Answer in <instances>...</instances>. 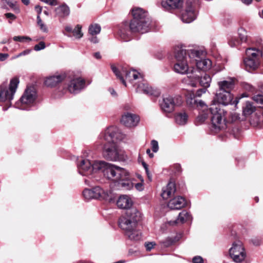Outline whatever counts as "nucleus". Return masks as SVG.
Instances as JSON below:
<instances>
[{
  "label": "nucleus",
  "instance_id": "f257e3e1",
  "mask_svg": "<svg viewBox=\"0 0 263 263\" xmlns=\"http://www.w3.org/2000/svg\"><path fill=\"white\" fill-rule=\"evenodd\" d=\"M78 169L81 175L86 176L102 172L105 177L117 183L123 189L130 190L134 187L130 173L126 169L112 164L103 161L81 159L78 164Z\"/></svg>",
  "mask_w": 263,
  "mask_h": 263
},
{
  "label": "nucleus",
  "instance_id": "f03ea898",
  "mask_svg": "<svg viewBox=\"0 0 263 263\" xmlns=\"http://www.w3.org/2000/svg\"><path fill=\"white\" fill-rule=\"evenodd\" d=\"M125 138L126 135L116 126H110L106 129L101 136L104 157L111 161L124 160L123 152L117 148L115 143L123 140Z\"/></svg>",
  "mask_w": 263,
  "mask_h": 263
},
{
  "label": "nucleus",
  "instance_id": "7ed1b4c3",
  "mask_svg": "<svg viewBox=\"0 0 263 263\" xmlns=\"http://www.w3.org/2000/svg\"><path fill=\"white\" fill-rule=\"evenodd\" d=\"M199 115L196 118V122L198 124L203 123L208 118L209 113L212 115L211 118L212 130L215 132L224 129L226 127L225 119L224 118V112L219 107V104H213L209 109L206 108H200L198 110Z\"/></svg>",
  "mask_w": 263,
  "mask_h": 263
},
{
  "label": "nucleus",
  "instance_id": "20e7f679",
  "mask_svg": "<svg viewBox=\"0 0 263 263\" xmlns=\"http://www.w3.org/2000/svg\"><path fill=\"white\" fill-rule=\"evenodd\" d=\"M150 29V20H142L140 21H131L128 24L122 25L119 31V35L124 41L129 40L131 33L140 32L144 33Z\"/></svg>",
  "mask_w": 263,
  "mask_h": 263
},
{
  "label": "nucleus",
  "instance_id": "39448f33",
  "mask_svg": "<svg viewBox=\"0 0 263 263\" xmlns=\"http://www.w3.org/2000/svg\"><path fill=\"white\" fill-rule=\"evenodd\" d=\"M141 218V214L137 209H130L126 211L125 213L120 218L119 226L125 233L136 229Z\"/></svg>",
  "mask_w": 263,
  "mask_h": 263
},
{
  "label": "nucleus",
  "instance_id": "423d86ee",
  "mask_svg": "<svg viewBox=\"0 0 263 263\" xmlns=\"http://www.w3.org/2000/svg\"><path fill=\"white\" fill-rule=\"evenodd\" d=\"M111 69L116 77L119 78L124 86H126L125 81L135 83L137 82L139 79H142L141 75L135 70H129L126 67H121L118 68L115 65L111 66Z\"/></svg>",
  "mask_w": 263,
  "mask_h": 263
},
{
  "label": "nucleus",
  "instance_id": "0eeeda50",
  "mask_svg": "<svg viewBox=\"0 0 263 263\" xmlns=\"http://www.w3.org/2000/svg\"><path fill=\"white\" fill-rule=\"evenodd\" d=\"M188 58L189 54H187L186 50L180 49L177 50L175 54L176 62L174 66V70L176 72L182 74L187 73L189 71L193 73V69L191 67L190 69L188 65Z\"/></svg>",
  "mask_w": 263,
  "mask_h": 263
},
{
  "label": "nucleus",
  "instance_id": "6e6552de",
  "mask_svg": "<svg viewBox=\"0 0 263 263\" xmlns=\"http://www.w3.org/2000/svg\"><path fill=\"white\" fill-rule=\"evenodd\" d=\"M36 93L33 87H28L17 103V107L21 109H27L35 104Z\"/></svg>",
  "mask_w": 263,
  "mask_h": 263
},
{
  "label": "nucleus",
  "instance_id": "1a4fd4ad",
  "mask_svg": "<svg viewBox=\"0 0 263 263\" xmlns=\"http://www.w3.org/2000/svg\"><path fill=\"white\" fill-rule=\"evenodd\" d=\"M18 83V78L14 77L11 80L9 88L1 89L0 102H6L7 105H10V101L13 99Z\"/></svg>",
  "mask_w": 263,
  "mask_h": 263
},
{
  "label": "nucleus",
  "instance_id": "9d476101",
  "mask_svg": "<svg viewBox=\"0 0 263 263\" xmlns=\"http://www.w3.org/2000/svg\"><path fill=\"white\" fill-rule=\"evenodd\" d=\"M203 53L201 50H191L188 51L189 58L195 62L198 69L206 70L211 68L212 62L208 59H201L200 56Z\"/></svg>",
  "mask_w": 263,
  "mask_h": 263
},
{
  "label": "nucleus",
  "instance_id": "9b49d317",
  "mask_svg": "<svg viewBox=\"0 0 263 263\" xmlns=\"http://www.w3.org/2000/svg\"><path fill=\"white\" fill-rule=\"evenodd\" d=\"M229 255L235 262H242L246 257V253L242 242L240 241L234 242L229 249Z\"/></svg>",
  "mask_w": 263,
  "mask_h": 263
},
{
  "label": "nucleus",
  "instance_id": "f8f14e48",
  "mask_svg": "<svg viewBox=\"0 0 263 263\" xmlns=\"http://www.w3.org/2000/svg\"><path fill=\"white\" fill-rule=\"evenodd\" d=\"M111 192L110 191L104 190L100 186H96L92 189H85L83 195L86 199H106L109 197Z\"/></svg>",
  "mask_w": 263,
  "mask_h": 263
},
{
  "label": "nucleus",
  "instance_id": "ddd939ff",
  "mask_svg": "<svg viewBox=\"0 0 263 263\" xmlns=\"http://www.w3.org/2000/svg\"><path fill=\"white\" fill-rule=\"evenodd\" d=\"M135 87L137 92L144 93L146 95L153 96L154 97H158L160 95V92L157 89H154L145 80L143 79H139V80L135 83Z\"/></svg>",
  "mask_w": 263,
  "mask_h": 263
},
{
  "label": "nucleus",
  "instance_id": "4468645a",
  "mask_svg": "<svg viewBox=\"0 0 263 263\" xmlns=\"http://www.w3.org/2000/svg\"><path fill=\"white\" fill-rule=\"evenodd\" d=\"M240 99V98H236L234 101H232L233 96L229 91H220L218 90L216 95V99L218 103L221 104L223 105H227L229 104H235L236 105Z\"/></svg>",
  "mask_w": 263,
  "mask_h": 263
},
{
  "label": "nucleus",
  "instance_id": "2eb2a0df",
  "mask_svg": "<svg viewBox=\"0 0 263 263\" xmlns=\"http://www.w3.org/2000/svg\"><path fill=\"white\" fill-rule=\"evenodd\" d=\"M85 87V81L79 77L72 78L68 84L67 90L73 94H77Z\"/></svg>",
  "mask_w": 263,
  "mask_h": 263
},
{
  "label": "nucleus",
  "instance_id": "dca6fc26",
  "mask_svg": "<svg viewBox=\"0 0 263 263\" xmlns=\"http://www.w3.org/2000/svg\"><path fill=\"white\" fill-rule=\"evenodd\" d=\"M140 121V117L136 114L130 112L124 113L121 118V123L127 127L137 126Z\"/></svg>",
  "mask_w": 263,
  "mask_h": 263
},
{
  "label": "nucleus",
  "instance_id": "f3484780",
  "mask_svg": "<svg viewBox=\"0 0 263 263\" xmlns=\"http://www.w3.org/2000/svg\"><path fill=\"white\" fill-rule=\"evenodd\" d=\"M196 17L197 12L192 5H187L185 9L182 10L180 16L181 20L184 23L192 22Z\"/></svg>",
  "mask_w": 263,
  "mask_h": 263
},
{
  "label": "nucleus",
  "instance_id": "a211bd4d",
  "mask_svg": "<svg viewBox=\"0 0 263 263\" xmlns=\"http://www.w3.org/2000/svg\"><path fill=\"white\" fill-rule=\"evenodd\" d=\"M175 102L174 99L171 96H166L163 97L160 106L162 110L167 113H170L174 110Z\"/></svg>",
  "mask_w": 263,
  "mask_h": 263
},
{
  "label": "nucleus",
  "instance_id": "6ab92c4d",
  "mask_svg": "<svg viewBox=\"0 0 263 263\" xmlns=\"http://www.w3.org/2000/svg\"><path fill=\"white\" fill-rule=\"evenodd\" d=\"M65 77V74L63 73L55 74L47 78L44 83L48 87H54L62 82Z\"/></svg>",
  "mask_w": 263,
  "mask_h": 263
},
{
  "label": "nucleus",
  "instance_id": "aec40b11",
  "mask_svg": "<svg viewBox=\"0 0 263 263\" xmlns=\"http://www.w3.org/2000/svg\"><path fill=\"white\" fill-rule=\"evenodd\" d=\"M185 199L181 196H177L171 199L168 203V206L172 210H179L185 206Z\"/></svg>",
  "mask_w": 263,
  "mask_h": 263
},
{
  "label": "nucleus",
  "instance_id": "412c9836",
  "mask_svg": "<svg viewBox=\"0 0 263 263\" xmlns=\"http://www.w3.org/2000/svg\"><path fill=\"white\" fill-rule=\"evenodd\" d=\"M133 204V201L131 197L126 195L120 196L117 201V205L118 208L123 209L130 208Z\"/></svg>",
  "mask_w": 263,
  "mask_h": 263
},
{
  "label": "nucleus",
  "instance_id": "4be33fe9",
  "mask_svg": "<svg viewBox=\"0 0 263 263\" xmlns=\"http://www.w3.org/2000/svg\"><path fill=\"white\" fill-rule=\"evenodd\" d=\"M182 3V0H165L161 2V6L165 10H170L179 8Z\"/></svg>",
  "mask_w": 263,
  "mask_h": 263
},
{
  "label": "nucleus",
  "instance_id": "5701e85b",
  "mask_svg": "<svg viewBox=\"0 0 263 263\" xmlns=\"http://www.w3.org/2000/svg\"><path fill=\"white\" fill-rule=\"evenodd\" d=\"M243 63L247 70H254L258 68L260 60L247 57L244 59Z\"/></svg>",
  "mask_w": 263,
  "mask_h": 263
},
{
  "label": "nucleus",
  "instance_id": "b1692460",
  "mask_svg": "<svg viewBox=\"0 0 263 263\" xmlns=\"http://www.w3.org/2000/svg\"><path fill=\"white\" fill-rule=\"evenodd\" d=\"M133 19L132 21H140L149 20L147 17V13L140 8H135L132 10Z\"/></svg>",
  "mask_w": 263,
  "mask_h": 263
},
{
  "label": "nucleus",
  "instance_id": "393cba45",
  "mask_svg": "<svg viewBox=\"0 0 263 263\" xmlns=\"http://www.w3.org/2000/svg\"><path fill=\"white\" fill-rule=\"evenodd\" d=\"M187 104L192 108H196L200 110V108H206V105L201 100H197L195 97L187 98L186 100Z\"/></svg>",
  "mask_w": 263,
  "mask_h": 263
},
{
  "label": "nucleus",
  "instance_id": "a878e982",
  "mask_svg": "<svg viewBox=\"0 0 263 263\" xmlns=\"http://www.w3.org/2000/svg\"><path fill=\"white\" fill-rule=\"evenodd\" d=\"M234 82L232 78H228L226 80L219 81L218 82L219 88L218 90L221 91H229L230 92L233 88Z\"/></svg>",
  "mask_w": 263,
  "mask_h": 263
},
{
  "label": "nucleus",
  "instance_id": "bb28decb",
  "mask_svg": "<svg viewBox=\"0 0 263 263\" xmlns=\"http://www.w3.org/2000/svg\"><path fill=\"white\" fill-rule=\"evenodd\" d=\"M176 191L175 184L174 183L170 182L163 189L161 196L164 199H167Z\"/></svg>",
  "mask_w": 263,
  "mask_h": 263
},
{
  "label": "nucleus",
  "instance_id": "cd10ccee",
  "mask_svg": "<svg viewBox=\"0 0 263 263\" xmlns=\"http://www.w3.org/2000/svg\"><path fill=\"white\" fill-rule=\"evenodd\" d=\"M174 119L177 124L182 126L187 123L189 116L187 113L184 111L178 112L175 114Z\"/></svg>",
  "mask_w": 263,
  "mask_h": 263
},
{
  "label": "nucleus",
  "instance_id": "c85d7f7f",
  "mask_svg": "<svg viewBox=\"0 0 263 263\" xmlns=\"http://www.w3.org/2000/svg\"><path fill=\"white\" fill-rule=\"evenodd\" d=\"M246 55L249 58H253L260 60L262 55V51L255 47L249 48L246 50Z\"/></svg>",
  "mask_w": 263,
  "mask_h": 263
},
{
  "label": "nucleus",
  "instance_id": "c756f323",
  "mask_svg": "<svg viewBox=\"0 0 263 263\" xmlns=\"http://www.w3.org/2000/svg\"><path fill=\"white\" fill-rule=\"evenodd\" d=\"M191 219V216L187 212L185 211H182L181 213H179L178 215V217L177 219L172 222L170 221V223L171 224H174L175 223H183L186 221L190 220Z\"/></svg>",
  "mask_w": 263,
  "mask_h": 263
},
{
  "label": "nucleus",
  "instance_id": "7c9ffc66",
  "mask_svg": "<svg viewBox=\"0 0 263 263\" xmlns=\"http://www.w3.org/2000/svg\"><path fill=\"white\" fill-rule=\"evenodd\" d=\"M56 15L59 17H64L69 14L70 10L69 7L65 5H62L55 9Z\"/></svg>",
  "mask_w": 263,
  "mask_h": 263
},
{
  "label": "nucleus",
  "instance_id": "2f4dec72",
  "mask_svg": "<svg viewBox=\"0 0 263 263\" xmlns=\"http://www.w3.org/2000/svg\"><path fill=\"white\" fill-rule=\"evenodd\" d=\"M128 238L132 240H139L141 238V233L136 229L131 230L125 233Z\"/></svg>",
  "mask_w": 263,
  "mask_h": 263
},
{
  "label": "nucleus",
  "instance_id": "473e14b6",
  "mask_svg": "<svg viewBox=\"0 0 263 263\" xmlns=\"http://www.w3.org/2000/svg\"><path fill=\"white\" fill-rule=\"evenodd\" d=\"M211 80V77L209 74L205 73L200 77V84L203 87L207 88L210 86Z\"/></svg>",
  "mask_w": 263,
  "mask_h": 263
},
{
  "label": "nucleus",
  "instance_id": "72a5a7b5",
  "mask_svg": "<svg viewBox=\"0 0 263 263\" xmlns=\"http://www.w3.org/2000/svg\"><path fill=\"white\" fill-rule=\"evenodd\" d=\"M101 26L97 24H91L88 28V33L89 35L94 36L100 33L101 31Z\"/></svg>",
  "mask_w": 263,
  "mask_h": 263
},
{
  "label": "nucleus",
  "instance_id": "f704fd0d",
  "mask_svg": "<svg viewBox=\"0 0 263 263\" xmlns=\"http://www.w3.org/2000/svg\"><path fill=\"white\" fill-rule=\"evenodd\" d=\"M255 110V107L251 102H246L245 106L243 107V114L245 116H249L252 114Z\"/></svg>",
  "mask_w": 263,
  "mask_h": 263
},
{
  "label": "nucleus",
  "instance_id": "c9c22d12",
  "mask_svg": "<svg viewBox=\"0 0 263 263\" xmlns=\"http://www.w3.org/2000/svg\"><path fill=\"white\" fill-rule=\"evenodd\" d=\"M81 26L77 25L72 31L73 35L77 39L81 38L83 34L81 31Z\"/></svg>",
  "mask_w": 263,
  "mask_h": 263
},
{
  "label": "nucleus",
  "instance_id": "e433bc0d",
  "mask_svg": "<svg viewBox=\"0 0 263 263\" xmlns=\"http://www.w3.org/2000/svg\"><path fill=\"white\" fill-rule=\"evenodd\" d=\"M228 43L231 47H233L239 45L240 42L237 37L232 36L229 39Z\"/></svg>",
  "mask_w": 263,
  "mask_h": 263
},
{
  "label": "nucleus",
  "instance_id": "4c0bfd02",
  "mask_svg": "<svg viewBox=\"0 0 263 263\" xmlns=\"http://www.w3.org/2000/svg\"><path fill=\"white\" fill-rule=\"evenodd\" d=\"M37 23L39 25L40 29L44 32H47L48 31V28L46 25L44 24V23L42 22L40 16H37Z\"/></svg>",
  "mask_w": 263,
  "mask_h": 263
},
{
  "label": "nucleus",
  "instance_id": "58836bf2",
  "mask_svg": "<svg viewBox=\"0 0 263 263\" xmlns=\"http://www.w3.org/2000/svg\"><path fill=\"white\" fill-rule=\"evenodd\" d=\"M13 39L15 41L20 42H30L31 41L30 37L26 36H15L13 37Z\"/></svg>",
  "mask_w": 263,
  "mask_h": 263
},
{
  "label": "nucleus",
  "instance_id": "ea45409f",
  "mask_svg": "<svg viewBox=\"0 0 263 263\" xmlns=\"http://www.w3.org/2000/svg\"><path fill=\"white\" fill-rule=\"evenodd\" d=\"M151 146L153 152L156 153L159 150L158 143L156 140H153L151 141Z\"/></svg>",
  "mask_w": 263,
  "mask_h": 263
},
{
  "label": "nucleus",
  "instance_id": "a19ab883",
  "mask_svg": "<svg viewBox=\"0 0 263 263\" xmlns=\"http://www.w3.org/2000/svg\"><path fill=\"white\" fill-rule=\"evenodd\" d=\"M45 44L44 42H40L38 44H36L34 47V49L35 51H40L44 49L45 48Z\"/></svg>",
  "mask_w": 263,
  "mask_h": 263
},
{
  "label": "nucleus",
  "instance_id": "79ce46f5",
  "mask_svg": "<svg viewBox=\"0 0 263 263\" xmlns=\"http://www.w3.org/2000/svg\"><path fill=\"white\" fill-rule=\"evenodd\" d=\"M239 37L240 43L241 42H246L247 41V36L245 32L243 30H240L239 32Z\"/></svg>",
  "mask_w": 263,
  "mask_h": 263
},
{
  "label": "nucleus",
  "instance_id": "37998d69",
  "mask_svg": "<svg viewBox=\"0 0 263 263\" xmlns=\"http://www.w3.org/2000/svg\"><path fill=\"white\" fill-rule=\"evenodd\" d=\"M31 49L25 50L23 51L20 53L19 54L15 55L14 57L12 58V59H15L18 58L20 57L29 54L31 52Z\"/></svg>",
  "mask_w": 263,
  "mask_h": 263
},
{
  "label": "nucleus",
  "instance_id": "c03bdc74",
  "mask_svg": "<svg viewBox=\"0 0 263 263\" xmlns=\"http://www.w3.org/2000/svg\"><path fill=\"white\" fill-rule=\"evenodd\" d=\"M156 245V243L155 242H147L145 243V247L146 248V250L147 251H150L154 248V247Z\"/></svg>",
  "mask_w": 263,
  "mask_h": 263
},
{
  "label": "nucleus",
  "instance_id": "a18cd8bd",
  "mask_svg": "<svg viewBox=\"0 0 263 263\" xmlns=\"http://www.w3.org/2000/svg\"><path fill=\"white\" fill-rule=\"evenodd\" d=\"M192 261L193 263H203V260L202 258L199 256H195L193 258Z\"/></svg>",
  "mask_w": 263,
  "mask_h": 263
},
{
  "label": "nucleus",
  "instance_id": "49530a36",
  "mask_svg": "<svg viewBox=\"0 0 263 263\" xmlns=\"http://www.w3.org/2000/svg\"><path fill=\"white\" fill-rule=\"evenodd\" d=\"M43 2L51 6H55L58 5L57 0H41Z\"/></svg>",
  "mask_w": 263,
  "mask_h": 263
},
{
  "label": "nucleus",
  "instance_id": "de8ad7c7",
  "mask_svg": "<svg viewBox=\"0 0 263 263\" xmlns=\"http://www.w3.org/2000/svg\"><path fill=\"white\" fill-rule=\"evenodd\" d=\"M206 88L203 87V88L202 89H198L197 91H196V95H195V96L196 97H200L201 96V95L203 94V93H204L205 92H206Z\"/></svg>",
  "mask_w": 263,
  "mask_h": 263
},
{
  "label": "nucleus",
  "instance_id": "09e8293b",
  "mask_svg": "<svg viewBox=\"0 0 263 263\" xmlns=\"http://www.w3.org/2000/svg\"><path fill=\"white\" fill-rule=\"evenodd\" d=\"M135 186L138 191H142L144 190L143 182L137 183Z\"/></svg>",
  "mask_w": 263,
  "mask_h": 263
},
{
  "label": "nucleus",
  "instance_id": "8fccbe9b",
  "mask_svg": "<svg viewBox=\"0 0 263 263\" xmlns=\"http://www.w3.org/2000/svg\"><path fill=\"white\" fill-rule=\"evenodd\" d=\"M173 240L171 238H167L166 240L163 242L164 246L165 247H168L171 245L173 243Z\"/></svg>",
  "mask_w": 263,
  "mask_h": 263
},
{
  "label": "nucleus",
  "instance_id": "3c124183",
  "mask_svg": "<svg viewBox=\"0 0 263 263\" xmlns=\"http://www.w3.org/2000/svg\"><path fill=\"white\" fill-rule=\"evenodd\" d=\"M9 57L8 53H0V61H4Z\"/></svg>",
  "mask_w": 263,
  "mask_h": 263
},
{
  "label": "nucleus",
  "instance_id": "603ef678",
  "mask_svg": "<svg viewBox=\"0 0 263 263\" xmlns=\"http://www.w3.org/2000/svg\"><path fill=\"white\" fill-rule=\"evenodd\" d=\"M5 16L8 18L14 20L16 18V16L11 13H7L5 14Z\"/></svg>",
  "mask_w": 263,
  "mask_h": 263
},
{
  "label": "nucleus",
  "instance_id": "864d4df0",
  "mask_svg": "<svg viewBox=\"0 0 263 263\" xmlns=\"http://www.w3.org/2000/svg\"><path fill=\"white\" fill-rule=\"evenodd\" d=\"M89 40L93 43H97L99 42V40L96 35L91 36L89 38Z\"/></svg>",
  "mask_w": 263,
  "mask_h": 263
},
{
  "label": "nucleus",
  "instance_id": "5fc2aeb1",
  "mask_svg": "<svg viewBox=\"0 0 263 263\" xmlns=\"http://www.w3.org/2000/svg\"><path fill=\"white\" fill-rule=\"evenodd\" d=\"M35 10L37 13V16H40L42 11V7L39 5H36L35 6Z\"/></svg>",
  "mask_w": 263,
  "mask_h": 263
},
{
  "label": "nucleus",
  "instance_id": "6e6d98bb",
  "mask_svg": "<svg viewBox=\"0 0 263 263\" xmlns=\"http://www.w3.org/2000/svg\"><path fill=\"white\" fill-rule=\"evenodd\" d=\"M143 165L145 168V172L147 174V175L148 176V178L149 180H151L152 178H151V176H150V174H149V171L148 170V167H147V165H146V164L144 162L143 163Z\"/></svg>",
  "mask_w": 263,
  "mask_h": 263
},
{
  "label": "nucleus",
  "instance_id": "4d7b16f0",
  "mask_svg": "<svg viewBox=\"0 0 263 263\" xmlns=\"http://www.w3.org/2000/svg\"><path fill=\"white\" fill-rule=\"evenodd\" d=\"M109 91L110 92V94L113 97H116L117 96V93H116V92L115 91V90L114 89L109 88Z\"/></svg>",
  "mask_w": 263,
  "mask_h": 263
},
{
  "label": "nucleus",
  "instance_id": "13d9d810",
  "mask_svg": "<svg viewBox=\"0 0 263 263\" xmlns=\"http://www.w3.org/2000/svg\"><path fill=\"white\" fill-rule=\"evenodd\" d=\"M253 0H241V2L245 5H249L252 3Z\"/></svg>",
  "mask_w": 263,
  "mask_h": 263
},
{
  "label": "nucleus",
  "instance_id": "bf43d9fd",
  "mask_svg": "<svg viewBox=\"0 0 263 263\" xmlns=\"http://www.w3.org/2000/svg\"><path fill=\"white\" fill-rule=\"evenodd\" d=\"M65 29L67 32H72V31L73 30V29H72V27L70 26H66Z\"/></svg>",
  "mask_w": 263,
  "mask_h": 263
},
{
  "label": "nucleus",
  "instance_id": "052dcab7",
  "mask_svg": "<svg viewBox=\"0 0 263 263\" xmlns=\"http://www.w3.org/2000/svg\"><path fill=\"white\" fill-rule=\"evenodd\" d=\"M146 153L148 155L150 158H153L154 156V154L151 153V149L149 148L147 149Z\"/></svg>",
  "mask_w": 263,
  "mask_h": 263
},
{
  "label": "nucleus",
  "instance_id": "680f3d73",
  "mask_svg": "<svg viewBox=\"0 0 263 263\" xmlns=\"http://www.w3.org/2000/svg\"><path fill=\"white\" fill-rule=\"evenodd\" d=\"M94 57L97 59H100L101 58V54L99 52H96L94 54Z\"/></svg>",
  "mask_w": 263,
  "mask_h": 263
},
{
  "label": "nucleus",
  "instance_id": "e2e57ef3",
  "mask_svg": "<svg viewBox=\"0 0 263 263\" xmlns=\"http://www.w3.org/2000/svg\"><path fill=\"white\" fill-rule=\"evenodd\" d=\"M21 1L24 4H25V5H28L30 3V0H21Z\"/></svg>",
  "mask_w": 263,
  "mask_h": 263
},
{
  "label": "nucleus",
  "instance_id": "0e129e2a",
  "mask_svg": "<svg viewBox=\"0 0 263 263\" xmlns=\"http://www.w3.org/2000/svg\"><path fill=\"white\" fill-rule=\"evenodd\" d=\"M137 177L141 181V182H144V180L142 177V176L141 175H139V174H138L137 175Z\"/></svg>",
  "mask_w": 263,
  "mask_h": 263
},
{
  "label": "nucleus",
  "instance_id": "69168bd1",
  "mask_svg": "<svg viewBox=\"0 0 263 263\" xmlns=\"http://www.w3.org/2000/svg\"><path fill=\"white\" fill-rule=\"evenodd\" d=\"M258 15L260 18L263 19V9L261 11L259 12Z\"/></svg>",
  "mask_w": 263,
  "mask_h": 263
},
{
  "label": "nucleus",
  "instance_id": "338daca9",
  "mask_svg": "<svg viewBox=\"0 0 263 263\" xmlns=\"http://www.w3.org/2000/svg\"><path fill=\"white\" fill-rule=\"evenodd\" d=\"M193 78H194L195 80H198L199 79V77L195 74L193 76Z\"/></svg>",
  "mask_w": 263,
  "mask_h": 263
},
{
  "label": "nucleus",
  "instance_id": "774afa93",
  "mask_svg": "<svg viewBox=\"0 0 263 263\" xmlns=\"http://www.w3.org/2000/svg\"><path fill=\"white\" fill-rule=\"evenodd\" d=\"M44 13L45 15H49V13H48V12L47 11H46V10L44 11Z\"/></svg>",
  "mask_w": 263,
  "mask_h": 263
}]
</instances>
